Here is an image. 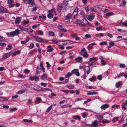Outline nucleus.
Instances as JSON below:
<instances>
[{
	"mask_svg": "<svg viewBox=\"0 0 127 127\" xmlns=\"http://www.w3.org/2000/svg\"><path fill=\"white\" fill-rule=\"evenodd\" d=\"M78 9L77 7H76L72 14L70 13H68L67 15V16L68 18H71V19L72 20L74 19L78 14Z\"/></svg>",
	"mask_w": 127,
	"mask_h": 127,
	"instance_id": "f257e3e1",
	"label": "nucleus"
},
{
	"mask_svg": "<svg viewBox=\"0 0 127 127\" xmlns=\"http://www.w3.org/2000/svg\"><path fill=\"white\" fill-rule=\"evenodd\" d=\"M20 32L19 30L16 29L14 31L11 32H7L6 34L9 37H13L16 35H18L19 34Z\"/></svg>",
	"mask_w": 127,
	"mask_h": 127,
	"instance_id": "f03ea898",
	"label": "nucleus"
},
{
	"mask_svg": "<svg viewBox=\"0 0 127 127\" xmlns=\"http://www.w3.org/2000/svg\"><path fill=\"white\" fill-rule=\"evenodd\" d=\"M34 38L35 40L36 41L44 43H47L48 42L47 40L42 39L41 38L39 37L38 36L37 37L34 36Z\"/></svg>",
	"mask_w": 127,
	"mask_h": 127,
	"instance_id": "7ed1b4c3",
	"label": "nucleus"
},
{
	"mask_svg": "<svg viewBox=\"0 0 127 127\" xmlns=\"http://www.w3.org/2000/svg\"><path fill=\"white\" fill-rule=\"evenodd\" d=\"M68 1H66L64 0L63 3V7H64L66 9H68L69 7V4L68 3Z\"/></svg>",
	"mask_w": 127,
	"mask_h": 127,
	"instance_id": "20e7f679",
	"label": "nucleus"
},
{
	"mask_svg": "<svg viewBox=\"0 0 127 127\" xmlns=\"http://www.w3.org/2000/svg\"><path fill=\"white\" fill-rule=\"evenodd\" d=\"M81 25L83 26H86L87 24H88L90 26H91L92 27H94V26H93L91 24H90L89 22H88L85 19L83 21L81 22Z\"/></svg>",
	"mask_w": 127,
	"mask_h": 127,
	"instance_id": "39448f33",
	"label": "nucleus"
},
{
	"mask_svg": "<svg viewBox=\"0 0 127 127\" xmlns=\"http://www.w3.org/2000/svg\"><path fill=\"white\" fill-rule=\"evenodd\" d=\"M63 7V6L62 4L60 2L57 5V10L59 12H60L61 11Z\"/></svg>",
	"mask_w": 127,
	"mask_h": 127,
	"instance_id": "423d86ee",
	"label": "nucleus"
},
{
	"mask_svg": "<svg viewBox=\"0 0 127 127\" xmlns=\"http://www.w3.org/2000/svg\"><path fill=\"white\" fill-rule=\"evenodd\" d=\"M29 79L31 81H33L34 80L35 81H38L39 80V78L36 76H35L34 77L30 76Z\"/></svg>",
	"mask_w": 127,
	"mask_h": 127,
	"instance_id": "0eeeda50",
	"label": "nucleus"
},
{
	"mask_svg": "<svg viewBox=\"0 0 127 127\" xmlns=\"http://www.w3.org/2000/svg\"><path fill=\"white\" fill-rule=\"evenodd\" d=\"M12 53V52H10L8 53L4 54L3 55L2 58L5 59H7V58L9 57Z\"/></svg>",
	"mask_w": 127,
	"mask_h": 127,
	"instance_id": "6e6552de",
	"label": "nucleus"
},
{
	"mask_svg": "<svg viewBox=\"0 0 127 127\" xmlns=\"http://www.w3.org/2000/svg\"><path fill=\"white\" fill-rule=\"evenodd\" d=\"M8 11L7 10L6 8L3 6H0V12L3 13H7Z\"/></svg>",
	"mask_w": 127,
	"mask_h": 127,
	"instance_id": "1a4fd4ad",
	"label": "nucleus"
},
{
	"mask_svg": "<svg viewBox=\"0 0 127 127\" xmlns=\"http://www.w3.org/2000/svg\"><path fill=\"white\" fill-rule=\"evenodd\" d=\"M98 123L97 121L95 120L91 124V127H96L97 126Z\"/></svg>",
	"mask_w": 127,
	"mask_h": 127,
	"instance_id": "9d476101",
	"label": "nucleus"
},
{
	"mask_svg": "<svg viewBox=\"0 0 127 127\" xmlns=\"http://www.w3.org/2000/svg\"><path fill=\"white\" fill-rule=\"evenodd\" d=\"M74 60L77 62L82 63V58L81 57H78L75 59Z\"/></svg>",
	"mask_w": 127,
	"mask_h": 127,
	"instance_id": "9b49d317",
	"label": "nucleus"
},
{
	"mask_svg": "<svg viewBox=\"0 0 127 127\" xmlns=\"http://www.w3.org/2000/svg\"><path fill=\"white\" fill-rule=\"evenodd\" d=\"M21 19L20 17H17L15 20V23L16 24H19L21 21Z\"/></svg>",
	"mask_w": 127,
	"mask_h": 127,
	"instance_id": "f8f14e48",
	"label": "nucleus"
},
{
	"mask_svg": "<svg viewBox=\"0 0 127 127\" xmlns=\"http://www.w3.org/2000/svg\"><path fill=\"white\" fill-rule=\"evenodd\" d=\"M109 106V104L107 103L105 104L102 106H101V108L102 109H105V108H108Z\"/></svg>",
	"mask_w": 127,
	"mask_h": 127,
	"instance_id": "ddd939ff",
	"label": "nucleus"
},
{
	"mask_svg": "<svg viewBox=\"0 0 127 127\" xmlns=\"http://www.w3.org/2000/svg\"><path fill=\"white\" fill-rule=\"evenodd\" d=\"M28 4H31L32 6L35 5V3L34 2V0H28Z\"/></svg>",
	"mask_w": 127,
	"mask_h": 127,
	"instance_id": "4468645a",
	"label": "nucleus"
},
{
	"mask_svg": "<svg viewBox=\"0 0 127 127\" xmlns=\"http://www.w3.org/2000/svg\"><path fill=\"white\" fill-rule=\"evenodd\" d=\"M59 29L63 32H66L67 31L64 28V26L62 25L59 26L58 27Z\"/></svg>",
	"mask_w": 127,
	"mask_h": 127,
	"instance_id": "2eb2a0df",
	"label": "nucleus"
},
{
	"mask_svg": "<svg viewBox=\"0 0 127 127\" xmlns=\"http://www.w3.org/2000/svg\"><path fill=\"white\" fill-rule=\"evenodd\" d=\"M67 15L65 16V20H64V22L67 24H69L70 23V22L69 20L71 19V18H69L68 19V18L67 17Z\"/></svg>",
	"mask_w": 127,
	"mask_h": 127,
	"instance_id": "dca6fc26",
	"label": "nucleus"
},
{
	"mask_svg": "<svg viewBox=\"0 0 127 127\" xmlns=\"http://www.w3.org/2000/svg\"><path fill=\"white\" fill-rule=\"evenodd\" d=\"M27 90V89H25L24 90H21L19 91L18 92L17 94H22L25 92V91Z\"/></svg>",
	"mask_w": 127,
	"mask_h": 127,
	"instance_id": "f3484780",
	"label": "nucleus"
},
{
	"mask_svg": "<svg viewBox=\"0 0 127 127\" xmlns=\"http://www.w3.org/2000/svg\"><path fill=\"white\" fill-rule=\"evenodd\" d=\"M74 72H73V73H71L70 72H68L67 74L65 75V78H66L70 77L71 75L74 74Z\"/></svg>",
	"mask_w": 127,
	"mask_h": 127,
	"instance_id": "a211bd4d",
	"label": "nucleus"
},
{
	"mask_svg": "<svg viewBox=\"0 0 127 127\" xmlns=\"http://www.w3.org/2000/svg\"><path fill=\"white\" fill-rule=\"evenodd\" d=\"M122 82H119L116 83L115 84V86L117 88H118L122 84Z\"/></svg>",
	"mask_w": 127,
	"mask_h": 127,
	"instance_id": "6ab92c4d",
	"label": "nucleus"
},
{
	"mask_svg": "<svg viewBox=\"0 0 127 127\" xmlns=\"http://www.w3.org/2000/svg\"><path fill=\"white\" fill-rule=\"evenodd\" d=\"M89 80L91 82L96 80V77L95 76H93L92 78H89Z\"/></svg>",
	"mask_w": 127,
	"mask_h": 127,
	"instance_id": "aec40b11",
	"label": "nucleus"
},
{
	"mask_svg": "<svg viewBox=\"0 0 127 127\" xmlns=\"http://www.w3.org/2000/svg\"><path fill=\"white\" fill-rule=\"evenodd\" d=\"M89 56L88 54L87 53V51L86 50V51L84 52L83 54V57L85 58H87Z\"/></svg>",
	"mask_w": 127,
	"mask_h": 127,
	"instance_id": "412c9836",
	"label": "nucleus"
},
{
	"mask_svg": "<svg viewBox=\"0 0 127 127\" xmlns=\"http://www.w3.org/2000/svg\"><path fill=\"white\" fill-rule=\"evenodd\" d=\"M94 18V16L93 15H90L88 18V19L90 21L92 20Z\"/></svg>",
	"mask_w": 127,
	"mask_h": 127,
	"instance_id": "4be33fe9",
	"label": "nucleus"
},
{
	"mask_svg": "<svg viewBox=\"0 0 127 127\" xmlns=\"http://www.w3.org/2000/svg\"><path fill=\"white\" fill-rule=\"evenodd\" d=\"M124 74V72H122L120 73L119 75H118L117 76L115 77L114 78V79H116V78H119L120 77L123 76Z\"/></svg>",
	"mask_w": 127,
	"mask_h": 127,
	"instance_id": "5701e85b",
	"label": "nucleus"
},
{
	"mask_svg": "<svg viewBox=\"0 0 127 127\" xmlns=\"http://www.w3.org/2000/svg\"><path fill=\"white\" fill-rule=\"evenodd\" d=\"M47 78V75L45 73L43 74L42 76L41 79L42 80L46 79Z\"/></svg>",
	"mask_w": 127,
	"mask_h": 127,
	"instance_id": "b1692460",
	"label": "nucleus"
},
{
	"mask_svg": "<svg viewBox=\"0 0 127 127\" xmlns=\"http://www.w3.org/2000/svg\"><path fill=\"white\" fill-rule=\"evenodd\" d=\"M41 69L40 68L38 67V66H37L36 68V73L37 74H40L41 71H39L40 69Z\"/></svg>",
	"mask_w": 127,
	"mask_h": 127,
	"instance_id": "393cba45",
	"label": "nucleus"
},
{
	"mask_svg": "<svg viewBox=\"0 0 127 127\" xmlns=\"http://www.w3.org/2000/svg\"><path fill=\"white\" fill-rule=\"evenodd\" d=\"M24 122H28L29 123H32V121L31 120H29L27 119H24L23 120Z\"/></svg>",
	"mask_w": 127,
	"mask_h": 127,
	"instance_id": "a878e982",
	"label": "nucleus"
},
{
	"mask_svg": "<svg viewBox=\"0 0 127 127\" xmlns=\"http://www.w3.org/2000/svg\"><path fill=\"white\" fill-rule=\"evenodd\" d=\"M97 119L100 122H101V121L103 119V116H102L99 115V116H97Z\"/></svg>",
	"mask_w": 127,
	"mask_h": 127,
	"instance_id": "bb28decb",
	"label": "nucleus"
},
{
	"mask_svg": "<svg viewBox=\"0 0 127 127\" xmlns=\"http://www.w3.org/2000/svg\"><path fill=\"white\" fill-rule=\"evenodd\" d=\"M47 17L49 19H51L53 17V16L52 14L49 13L47 14Z\"/></svg>",
	"mask_w": 127,
	"mask_h": 127,
	"instance_id": "cd10ccee",
	"label": "nucleus"
},
{
	"mask_svg": "<svg viewBox=\"0 0 127 127\" xmlns=\"http://www.w3.org/2000/svg\"><path fill=\"white\" fill-rule=\"evenodd\" d=\"M113 15V13L112 12L107 13L105 14L106 15L108 16H112Z\"/></svg>",
	"mask_w": 127,
	"mask_h": 127,
	"instance_id": "c85d7f7f",
	"label": "nucleus"
},
{
	"mask_svg": "<svg viewBox=\"0 0 127 127\" xmlns=\"http://www.w3.org/2000/svg\"><path fill=\"white\" fill-rule=\"evenodd\" d=\"M34 46V44L33 43H30V46H28L29 49H32L33 48Z\"/></svg>",
	"mask_w": 127,
	"mask_h": 127,
	"instance_id": "c756f323",
	"label": "nucleus"
},
{
	"mask_svg": "<svg viewBox=\"0 0 127 127\" xmlns=\"http://www.w3.org/2000/svg\"><path fill=\"white\" fill-rule=\"evenodd\" d=\"M73 118L75 119H78V120H80L81 119V117L79 116L75 115L74 116Z\"/></svg>",
	"mask_w": 127,
	"mask_h": 127,
	"instance_id": "7c9ffc66",
	"label": "nucleus"
},
{
	"mask_svg": "<svg viewBox=\"0 0 127 127\" xmlns=\"http://www.w3.org/2000/svg\"><path fill=\"white\" fill-rule=\"evenodd\" d=\"M8 48H6V50H9L13 48V47L12 46L11 44H8Z\"/></svg>",
	"mask_w": 127,
	"mask_h": 127,
	"instance_id": "2f4dec72",
	"label": "nucleus"
},
{
	"mask_svg": "<svg viewBox=\"0 0 127 127\" xmlns=\"http://www.w3.org/2000/svg\"><path fill=\"white\" fill-rule=\"evenodd\" d=\"M19 28L22 30L25 31H26V28H25V26H20L19 27Z\"/></svg>",
	"mask_w": 127,
	"mask_h": 127,
	"instance_id": "473e14b6",
	"label": "nucleus"
},
{
	"mask_svg": "<svg viewBox=\"0 0 127 127\" xmlns=\"http://www.w3.org/2000/svg\"><path fill=\"white\" fill-rule=\"evenodd\" d=\"M96 94V93L95 92H89L87 93V95H95Z\"/></svg>",
	"mask_w": 127,
	"mask_h": 127,
	"instance_id": "72a5a7b5",
	"label": "nucleus"
},
{
	"mask_svg": "<svg viewBox=\"0 0 127 127\" xmlns=\"http://www.w3.org/2000/svg\"><path fill=\"white\" fill-rule=\"evenodd\" d=\"M53 105L50 106L47 109L46 112H49L52 109V108Z\"/></svg>",
	"mask_w": 127,
	"mask_h": 127,
	"instance_id": "f704fd0d",
	"label": "nucleus"
},
{
	"mask_svg": "<svg viewBox=\"0 0 127 127\" xmlns=\"http://www.w3.org/2000/svg\"><path fill=\"white\" fill-rule=\"evenodd\" d=\"M49 34L50 36H53L54 35V33L51 31L49 32Z\"/></svg>",
	"mask_w": 127,
	"mask_h": 127,
	"instance_id": "c9c22d12",
	"label": "nucleus"
},
{
	"mask_svg": "<svg viewBox=\"0 0 127 127\" xmlns=\"http://www.w3.org/2000/svg\"><path fill=\"white\" fill-rule=\"evenodd\" d=\"M37 31L38 32V34L40 35H43V32L39 30V31L37 30Z\"/></svg>",
	"mask_w": 127,
	"mask_h": 127,
	"instance_id": "e433bc0d",
	"label": "nucleus"
},
{
	"mask_svg": "<svg viewBox=\"0 0 127 127\" xmlns=\"http://www.w3.org/2000/svg\"><path fill=\"white\" fill-rule=\"evenodd\" d=\"M36 100L38 103H40L42 101V99L39 97H38L36 98Z\"/></svg>",
	"mask_w": 127,
	"mask_h": 127,
	"instance_id": "4c0bfd02",
	"label": "nucleus"
},
{
	"mask_svg": "<svg viewBox=\"0 0 127 127\" xmlns=\"http://www.w3.org/2000/svg\"><path fill=\"white\" fill-rule=\"evenodd\" d=\"M96 58L95 57H93L92 58H90L89 59V61L87 63H89L90 62H91L92 60H95Z\"/></svg>",
	"mask_w": 127,
	"mask_h": 127,
	"instance_id": "58836bf2",
	"label": "nucleus"
},
{
	"mask_svg": "<svg viewBox=\"0 0 127 127\" xmlns=\"http://www.w3.org/2000/svg\"><path fill=\"white\" fill-rule=\"evenodd\" d=\"M119 66L121 68H125L126 67V65L124 64H121L119 65Z\"/></svg>",
	"mask_w": 127,
	"mask_h": 127,
	"instance_id": "ea45409f",
	"label": "nucleus"
},
{
	"mask_svg": "<svg viewBox=\"0 0 127 127\" xmlns=\"http://www.w3.org/2000/svg\"><path fill=\"white\" fill-rule=\"evenodd\" d=\"M80 14L83 17H84L85 16V14L84 12L83 11H81Z\"/></svg>",
	"mask_w": 127,
	"mask_h": 127,
	"instance_id": "a19ab883",
	"label": "nucleus"
},
{
	"mask_svg": "<svg viewBox=\"0 0 127 127\" xmlns=\"http://www.w3.org/2000/svg\"><path fill=\"white\" fill-rule=\"evenodd\" d=\"M23 22L24 23L23 24V26H25V24H28L29 23V20H27L26 21H23Z\"/></svg>",
	"mask_w": 127,
	"mask_h": 127,
	"instance_id": "79ce46f5",
	"label": "nucleus"
},
{
	"mask_svg": "<svg viewBox=\"0 0 127 127\" xmlns=\"http://www.w3.org/2000/svg\"><path fill=\"white\" fill-rule=\"evenodd\" d=\"M53 48H48L47 50V51L49 52H52L53 50Z\"/></svg>",
	"mask_w": 127,
	"mask_h": 127,
	"instance_id": "37998d69",
	"label": "nucleus"
},
{
	"mask_svg": "<svg viewBox=\"0 0 127 127\" xmlns=\"http://www.w3.org/2000/svg\"><path fill=\"white\" fill-rule=\"evenodd\" d=\"M17 110L16 108H11L10 111L11 112H13L14 111H16Z\"/></svg>",
	"mask_w": 127,
	"mask_h": 127,
	"instance_id": "c03bdc74",
	"label": "nucleus"
},
{
	"mask_svg": "<svg viewBox=\"0 0 127 127\" xmlns=\"http://www.w3.org/2000/svg\"><path fill=\"white\" fill-rule=\"evenodd\" d=\"M73 53H72L69 54L68 55L69 56L68 57V58L69 59H73V56H71V55L73 54Z\"/></svg>",
	"mask_w": 127,
	"mask_h": 127,
	"instance_id": "a18cd8bd",
	"label": "nucleus"
},
{
	"mask_svg": "<svg viewBox=\"0 0 127 127\" xmlns=\"http://www.w3.org/2000/svg\"><path fill=\"white\" fill-rule=\"evenodd\" d=\"M8 6L9 8H11L15 6V4L13 3H12L11 4H8Z\"/></svg>",
	"mask_w": 127,
	"mask_h": 127,
	"instance_id": "49530a36",
	"label": "nucleus"
},
{
	"mask_svg": "<svg viewBox=\"0 0 127 127\" xmlns=\"http://www.w3.org/2000/svg\"><path fill=\"white\" fill-rule=\"evenodd\" d=\"M66 50L62 51L60 52V54L61 55H63L64 54H65L66 53Z\"/></svg>",
	"mask_w": 127,
	"mask_h": 127,
	"instance_id": "de8ad7c7",
	"label": "nucleus"
},
{
	"mask_svg": "<svg viewBox=\"0 0 127 127\" xmlns=\"http://www.w3.org/2000/svg\"><path fill=\"white\" fill-rule=\"evenodd\" d=\"M62 91L64 93H69V90H63Z\"/></svg>",
	"mask_w": 127,
	"mask_h": 127,
	"instance_id": "09e8293b",
	"label": "nucleus"
},
{
	"mask_svg": "<svg viewBox=\"0 0 127 127\" xmlns=\"http://www.w3.org/2000/svg\"><path fill=\"white\" fill-rule=\"evenodd\" d=\"M96 64V63H94V62H92L90 64H89V66H91L92 65H95Z\"/></svg>",
	"mask_w": 127,
	"mask_h": 127,
	"instance_id": "8fccbe9b",
	"label": "nucleus"
},
{
	"mask_svg": "<svg viewBox=\"0 0 127 127\" xmlns=\"http://www.w3.org/2000/svg\"><path fill=\"white\" fill-rule=\"evenodd\" d=\"M37 52V50L36 49H34L33 50H31V51L30 52H29V54H32L34 52Z\"/></svg>",
	"mask_w": 127,
	"mask_h": 127,
	"instance_id": "3c124183",
	"label": "nucleus"
},
{
	"mask_svg": "<svg viewBox=\"0 0 127 127\" xmlns=\"http://www.w3.org/2000/svg\"><path fill=\"white\" fill-rule=\"evenodd\" d=\"M102 78V76L101 75H99L97 76V79L99 80H101Z\"/></svg>",
	"mask_w": 127,
	"mask_h": 127,
	"instance_id": "603ef678",
	"label": "nucleus"
},
{
	"mask_svg": "<svg viewBox=\"0 0 127 127\" xmlns=\"http://www.w3.org/2000/svg\"><path fill=\"white\" fill-rule=\"evenodd\" d=\"M107 44V43L105 41L101 42L99 43V44L101 45H103L106 44Z\"/></svg>",
	"mask_w": 127,
	"mask_h": 127,
	"instance_id": "864d4df0",
	"label": "nucleus"
},
{
	"mask_svg": "<svg viewBox=\"0 0 127 127\" xmlns=\"http://www.w3.org/2000/svg\"><path fill=\"white\" fill-rule=\"evenodd\" d=\"M88 67V70L87 71V74H89L91 72V71L90 70V68L89 67V66H87Z\"/></svg>",
	"mask_w": 127,
	"mask_h": 127,
	"instance_id": "5fc2aeb1",
	"label": "nucleus"
},
{
	"mask_svg": "<svg viewBox=\"0 0 127 127\" xmlns=\"http://www.w3.org/2000/svg\"><path fill=\"white\" fill-rule=\"evenodd\" d=\"M40 84L41 86H44V87H46L47 85L46 83H44L43 82H41V83Z\"/></svg>",
	"mask_w": 127,
	"mask_h": 127,
	"instance_id": "6e6d98bb",
	"label": "nucleus"
},
{
	"mask_svg": "<svg viewBox=\"0 0 127 127\" xmlns=\"http://www.w3.org/2000/svg\"><path fill=\"white\" fill-rule=\"evenodd\" d=\"M74 86L72 85H69L68 87V88L69 89H72L74 88Z\"/></svg>",
	"mask_w": 127,
	"mask_h": 127,
	"instance_id": "4d7b16f0",
	"label": "nucleus"
},
{
	"mask_svg": "<svg viewBox=\"0 0 127 127\" xmlns=\"http://www.w3.org/2000/svg\"><path fill=\"white\" fill-rule=\"evenodd\" d=\"M39 25H40L39 24L34 25L32 26V28L33 29H35V28H36L37 27H38V26Z\"/></svg>",
	"mask_w": 127,
	"mask_h": 127,
	"instance_id": "13d9d810",
	"label": "nucleus"
},
{
	"mask_svg": "<svg viewBox=\"0 0 127 127\" xmlns=\"http://www.w3.org/2000/svg\"><path fill=\"white\" fill-rule=\"evenodd\" d=\"M13 0H8V4H10L12 2H13Z\"/></svg>",
	"mask_w": 127,
	"mask_h": 127,
	"instance_id": "bf43d9fd",
	"label": "nucleus"
},
{
	"mask_svg": "<svg viewBox=\"0 0 127 127\" xmlns=\"http://www.w3.org/2000/svg\"><path fill=\"white\" fill-rule=\"evenodd\" d=\"M101 62H102V65H104L105 64H106V63L104 62L105 61L104 60L102 59L101 60Z\"/></svg>",
	"mask_w": 127,
	"mask_h": 127,
	"instance_id": "052dcab7",
	"label": "nucleus"
},
{
	"mask_svg": "<svg viewBox=\"0 0 127 127\" xmlns=\"http://www.w3.org/2000/svg\"><path fill=\"white\" fill-rule=\"evenodd\" d=\"M54 9V8H52L51 10L48 11V12L49 13H51V14H52V13L54 12L53 10Z\"/></svg>",
	"mask_w": 127,
	"mask_h": 127,
	"instance_id": "680f3d73",
	"label": "nucleus"
},
{
	"mask_svg": "<svg viewBox=\"0 0 127 127\" xmlns=\"http://www.w3.org/2000/svg\"><path fill=\"white\" fill-rule=\"evenodd\" d=\"M50 89L49 88H43L42 90L43 91H50Z\"/></svg>",
	"mask_w": 127,
	"mask_h": 127,
	"instance_id": "e2e57ef3",
	"label": "nucleus"
},
{
	"mask_svg": "<svg viewBox=\"0 0 127 127\" xmlns=\"http://www.w3.org/2000/svg\"><path fill=\"white\" fill-rule=\"evenodd\" d=\"M102 27L101 26L99 27L96 28V29L97 31H99L102 29Z\"/></svg>",
	"mask_w": 127,
	"mask_h": 127,
	"instance_id": "0e129e2a",
	"label": "nucleus"
},
{
	"mask_svg": "<svg viewBox=\"0 0 127 127\" xmlns=\"http://www.w3.org/2000/svg\"><path fill=\"white\" fill-rule=\"evenodd\" d=\"M2 107L6 109H7L9 108V106L7 105H4Z\"/></svg>",
	"mask_w": 127,
	"mask_h": 127,
	"instance_id": "69168bd1",
	"label": "nucleus"
},
{
	"mask_svg": "<svg viewBox=\"0 0 127 127\" xmlns=\"http://www.w3.org/2000/svg\"><path fill=\"white\" fill-rule=\"evenodd\" d=\"M75 75L76 76H79V75H80L79 73V72L78 71H77L75 72Z\"/></svg>",
	"mask_w": 127,
	"mask_h": 127,
	"instance_id": "338daca9",
	"label": "nucleus"
},
{
	"mask_svg": "<svg viewBox=\"0 0 127 127\" xmlns=\"http://www.w3.org/2000/svg\"><path fill=\"white\" fill-rule=\"evenodd\" d=\"M109 44L111 46H113L114 45L115 43H114L113 42H110L109 43Z\"/></svg>",
	"mask_w": 127,
	"mask_h": 127,
	"instance_id": "774afa93",
	"label": "nucleus"
}]
</instances>
